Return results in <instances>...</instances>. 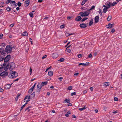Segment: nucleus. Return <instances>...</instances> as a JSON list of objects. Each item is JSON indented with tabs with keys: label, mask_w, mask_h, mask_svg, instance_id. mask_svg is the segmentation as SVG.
Masks as SVG:
<instances>
[{
	"label": "nucleus",
	"mask_w": 122,
	"mask_h": 122,
	"mask_svg": "<svg viewBox=\"0 0 122 122\" xmlns=\"http://www.w3.org/2000/svg\"><path fill=\"white\" fill-rule=\"evenodd\" d=\"M10 74L9 75L8 77L11 78H15L17 77L18 75V73L15 71H13L10 70Z\"/></svg>",
	"instance_id": "nucleus-1"
},
{
	"label": "nucleus",
	"mask_w": 122,
	"mask_h": 122,
	"mask_svg": "<svg viewBox=\"0 0 122 122\" xmlns=\"http://www.w3.org/2000/svg\"><path fill=\"white\" fill-rule=\"evenodd\" d=\"M5 71L2 72L0 73V76H2L5 77L8 75V73L6 71L8 69H4Z\"/></svg>",
	"instance_id": "nucleus-2"
},
{
	"label": "nucleus",
	"mask_w": 122,
	"mask_h": 122,
	"mask_svg": "<svg viewBox=\"0 0 122 122\" xmlns=\"http://www.w3.org/2000/svg\"><path fill=\"white\" fill-rule=\"evenodd\" d=\"M12 48L11 46H7L5 49V51L6 52L8 53L10 52H11L12 51Z\"/></svg>",
	"instance_id": "nucleus-3"
},
{
	"label": "nucleus",
	"mask_w": 122,
	"mask_h": 122,
	"mask_svg": "<svg viewBox=\"0 0 122 122\" xmlns=\"http://www.w3.org/2000/svg\"><path fill=\"white\" fill-rule=\"evenodd\" d=\"M10 56L9 55H7L5 58L4 60V63L3 64V65L5 64V65L6 63H5L7 62L10 59Z\"/></svg>",
	"instance_id": "nucleus-4"
},
{
	"label": "nucleus",
	"mask_w": 122,
	"mask_h": 122,
	"mask_svg": "<svg viewBox=\"0 0 122 122\" xmlns=\"http://www.w3.org/2000/svg\"><path fill=\"white\" fill-rule=\"evenodd\" d=\"M30 100V96L29 95H27V96L25 97L24 98V102H28Z\"/></svg>",
	"instance_id": "nucleus-5"
},
{
	"label": "nucleus",
	"mask_w": 122,
	"mask_h": 122,
	"mask_svg": "<svg viewBox=\"0 0 122 122\" xmlns=\"http://www.w3.org/2000/svg\"><path fill=\"white\" fill-rule=\"evenodd\" d=\"M51 57L53 59H55L58 56V54L56 53H53L51 55Z\"/></svg>",
	"instance_id": "nucleus-6"
},
{
	"label": "nucleus",
	"mask_w": 122,
	"mask_h": 122,
	"mask_svg": "<svg viewBox=\"0 0 122 122\" xmlns=\"http://www.w3.org/2000/svg\"><path fill=\"white\" fill-rule=\"evenodd\" d=\"M39 85V84H38L37 86V89H36V91L38 92H39L40 91L42 88Z\"/></svg>",
	"instance_id": "nucleus-7"
},
{
	"label": "nucleus",
	"mask_w": 122,
	"mask_h": 122,
	"mask_svg": "<svg viewBox=\"0 0 122 122\" xmlns=\"http://www.w3.org/2000/svg\"><path fill=\"white\" fill-rule=\"evenodd\" d=\"M80 26L81 28H84L87 27V25L85 23H82L80 25Z\"/></svg>",
	"instance_id": "nucleus-8"
},
{
	"label": "nucleus",
	"mask_w": 122,
	"mask_h": 122,
	"mask_svg": "<svg viewBox=\"0 0 122 122\" xmlns=\"http://www.w3.org/2000/svg\"><path fill=\"white\" fill-rule=\"evenodd\" d=\"M47 81H46L45 82H42L41 84H39L40 85L39 86L41 87L42 88V87L44 85H46L47 84Z\"/></svg>",
	"instance_id": "nucleus-9"
},
{
	"label": "nucleus",
	"mask_w": 122,
	"mask_h": 122,
	"mask_svg": "<svg viewBox=\"0 0 122 122\" xmlns=\"http://www.w3.org/2000/svg\"><path fill=\"white\" fill-rule=\"evenodd\" d=\"M30 0H27L25 1L24 2V5L25 7H27L30 3Z\"/></svg>",
	"instance_id": "nucleus-10"
},
{
	"label": "nucleus",
	"mask_w": 122,
	"mask_h": 122,
	"mask_svg": "<svg viewBox=\"0 0 122 122\" xmlns=\"http://www.w3.org/2000/svg\"><path fill=\"white\" fill-rule=\"evenodd\" d=\"M15 64L14 63L12 62L10 64V69H14L15 68Z\"/></svg>",
	"instance_id": "nucleus-11"
},
{
	"label": "nucleus",
	"mask_w": 122,
	"mask_h": 122,
	"mask_svg": "<svg viewBox=\"0 0 122 122\" xmlns=\"http://www.w3.org/2000/svg\"><path fill=\"white\" fill-rule=\"evenodd\" d=\"M12 83L11 84H7L5 86V88L6 89H10Z\"/></svg>",
	"instance_id": "nucleus-12"
},
{
	"label": "nucleus",
	"mask_w": 122,
	"mask_h": 122,
	"mask_svg": "<svg viewBox=\"0 0 122 122\" xmlns=\"http://www.w3.org/2000/svg\"><path fill=\"white\" fill-rule=\"evenodd\" d=\"M99 17L98 15L96 16L95 18V21L96 23H97L99 21Z\"/></svg>",
	"instance_id": "nucleus-13"
},
{
	"label": "nucleus",
	"mask_w": 122,
	"mask_h": 122,
	"mask_svg": "<svg viewBox=\"0 0 122 122\" xmlns=\"http://www.w3.org/2000/svg\"><path fill=\"white\" fill-rule=\"evenodd\" d=\"M113 25V24L110 23L108 25H106V27L107 28L111 29L112 28Z\"/></svg>",
	"instance_id": "nucleus-14"
},
{
	"label": "nucleus",
	"mask_w": 122,
	"mask_h": 122,
	"mask_svg": "<svg viewBox=\"0 0 122 122\" xmlns=\"http://www.w3.org/2000/svg\"><path fill=\"white\" fill-rule=\"evenodd\" d=\"M88 63H89V62H86L85 63H80L78 65L79 66L82 65V66H86L88 64Z\"/></svg>",
	"instance_id": "nucleus-15"
},
{
	"label": "nucleus",
	"mask_w": 122,
	"mask_h": 122,
	"mask_svg": "<svg viewBox=\"0 0 122 122\" xmlns=\"http://www.w3.org/2000/svg\"><path fill=\"white\" fill-rule=\"evenodd\" d=\"M81 19V17L80 16H78L76 18V20L77 21H79Z\"/></svg>",
	"instance_id": "nucleus-16"
},
{
	"label": "nucleus",
	"mask_w": 122,
	"mask_h": 122,
	"mask_svg": "<svg viewBox=\"0 0 122 122\" xmlns=\"http://www.w3.org/2000/svg\"><path fill=\"white\" fill-rule=\"evenodd\" d=\"M85 16H88L90 14L89 10L85 12H84Z\"/></svg>",
	"instance_id": "nucleus-17"
},
{
	"label": "nucleus",
	"mask_w": 122,
	"mask_h": 122,
	"mask_svg": "<svg viewBox=\"0 0 122 122\" xmlns=\"http://www.w3.org/2000/svg\"><path fill=\"white\" fill-rule=\"evenodd\" d=\"M109 7H105L103 9V11L104 13H105L107 11V9H108Z\"/></svg>",
	"instance_id": "nucleus-18"
},
{
	"label": "nucleus",
	"mask_w": 122,
	"mask_h": 122,
	"mask_svg": "<svg viewBox=\"0 0 122 122\" xmlns=\"http://www.w3.org/2000/svg\"><path fill=\"white\" fill-rule=\"evenodd\" d=\"M10 4L12 6H13L16 4L15 2V1H12L11 2Z\"/></svg>",
	"instance_id": "nucleus-19"
},
{
	"label": "nucleus",
	"mask_w": 122,
	"mask_h": 122,
	"mask_svg": "<svg viewBox=\"0 0 122 122\" xmlns=\"http://www.w3.org/2000/svg\"><path fill=\"white\" fill-rule=\"evenodd\" d=\"M48 75L50 76H51L53 75V72L52 71H50L48 72Z\"/></svg>",
	"instance_id": "nucleus-20"
},
{
	"label": "nucleus",
	"mask_w": 122,
	"mask_h": 122,
	"mask_svg": "<svg viewBox=\"0 0 122 122\" xmlns=\"http://www.w3.org/2000/svg\"><path fill=\"white\" fill-rule=\"evenodd\" d=\"M70 102V101L69 99H65L64 102H65V103L67 102L68 103H69Z\"/></svg>",
	"instance_id": "nucleus-21"
},
{
	"label": "nucleus",
	"mask_w": 122,
	"mask_h": 122,
	"mask_svg": "<svg viewBox=\"0 0 122 122\" xmlns=\"http://www.w3.org/2000/svg\"><path fill=\"white\" fill-rule=\"evenodd\" d=\"M22 35L25 36H27L28 35V33L27 32L25 31L23 33Z\"/></svg>",
	"instance_id": "nucleus-22"
},
{
	"label": "nucleus",
	"mask_w": 122,
	"mask_h": 122,
	"mask_svg": "<svg viewBox=\"0 0 122 122\" xmlns=\"http://www.w3.org/2000/svg\"><path fill=\"white\" fill-rule=\"evenodd\" d=\"M71 112L70 111H68L65 114V116L68 117L69 116V114H71Z\"/></svg>",
	"instance_id": "nucleus-23"
},
{
	"label": "nucleus",
	"mask_w": 122,
	"mask_h": 122,
	"mask_svg": "<svg viewBox=\"0 0 122 122\" xmlns=\"http://www.w3.org/2000/svg\"><path fill=\"white\" fill-rule=\"evenodd\" d=\"M93 23V21L92 20H91L89 23V26L91 25Z\"/></svg>",
	"instance_id": "nucleus-24"
},
{
	"label": "nucleus",
	"mask_w": 122,
	"mask_h": 122,
	"mask_svg": "<svg viewBox=\"0 0 122 122\" xmlns=\"http://www.w3.org/2000/svg\"><path fill=\"white\" fill-rule=\"evenodd\" d=\"M35 94L34 92H33L31 94L30 97L31 98H32L35 97Z\"/></svg>",
	"instance_id": "nucleus-25"
},
{
	"label": "nucleus",
	"mask_w": 122,
	"mask_h": 122,
	"mask_svg": "<svg viewBox=\"0 0 122 122\" xmlns=\"http://www.w3.org/2000/svg\"><path fill=\"white\" fill-rule=\"evenodd\" d=\"M33 90L30 88L28 91V93L29 94H31L33 91Z\"/></svg>",
	"instance_id": "nucleus-26"
},
{
	"label": "nucleus",
	"mask_w": 122,
	"mask_h": 122,
	"mask_svg": "<svg viewBox=\"0 0 122 122\" xmlns=\"http://www.w3.org/2000/svg\"><path fill=\"white\" fill-rule=\"evenodd\" d=\"M109 83L108 82H106L104 83V85L106 86H107L109 85Z\"/></svg>",
	"instance_id": "nucleus-27"
},
{
	"label": "nucleus",
	"mask_w": 122,
	"mask_h": 122,
	"mask_svg": "<svg viewBox=\"0 0 122 122\" xmlns=\"http://www.w3.org/2000/svg\"><path fill=\"white\" fill-rule=\"evenodd\" d=\"M117 3L116 2H114L113 3H112L111 4V5L112 6H113L115 5L116 4H117Z\"/></svg>",
	"instance_id": "nucleus-28"
},
{
	"label": "nucleus",
	"mask_w": 122,
	"mask_h": 122,
	"mask_svg": "<svg viewBox=\"0 0 122 122\" xmlns=\"http://www.w3.org/2000/svg\"><path fill=\"white\" fill-rule=\"evenodd\" d=\"M112 18L111 16H108L107 18V20L108 21H109Z\"/></svg>",
	"instance_id": "nucleus-29"
},
{
	"label": "nucleus",
	"mask_w": 122,
	"mask_h": 122,
	"mask_svg": "<svg viewBox=\"0 0 122 122\" xmlns=\"http://www.w3.org/2000/svg\"><path fill=\"white\" fill-rule=\"evenodd\" d=\"M95 8V6L93 5L91 7L90 9L89 10V11Z\"/></svg>",
	"instance_id": "nucleus-30"
},
{
	"label": "nucleus",
	"mask_w": 122,
	"mask_h": 122,
	"mask_svg": "<svg viewBox=\"0 0 122 122\" xmlns=\"http://www.w3.org/2000/svg\"><path fill=\"white\" fill-rule=\"evenodd\" d=\"M88 19V18L86 17H84L83 18L82 20H81V21L82 22H83V21H85V20H86Z\"/></svg>",
	"instance_id": "nucleus-31"
},
{
	"label": "nucleus",
	"mask_w": 122,
	"mask_h": 122,
	"mask_svg": "<svg viewBox=\"0 0 122 122\" xmlns=\"http://www.w3.org/2000/svg\"><path fill=\"white\" fill-rule=\"evenodd\" d=\"M4 59V57L2 56H0V61H2Z\"/></svg>",
	"instance_id": "nucleus-32"
},
{
	"label": "nucleus",
	"mask_w": 122,
	"mask_h": 122,
	"mask_svg": "<svg viewBox=\"0 0 122 122\" xmlns=\"http://www.w3.org/2000/svg\"><path fill=\"white\" fill-rule=\"evenodd\" d=\"M86 109V108L83 107L81 108H79V109L80 111H81L83 110H85Z\"/></svg>",
	"instance_id": "nucleus-33"
},
{
	"label": "nucleus",
	"mask_w": 122,
	"mask_h": 122,
	"mask_svg": "<svg viewBox=\"0 0 122 122\" xmlns=\"http://www.w3.org/2000/svg\"><path fill=\"white\" fill-rule=\"evenodd\" d=\"M61 62L63 61H64V58H60L59 60Z\"/></svg>",
	"instance_id": "nucleus-34"
},
{
	"label": "nucleus",
	"mask_w": 122,
	"mask_h": 122,
	"mask_svg": "<svg viewBox=\"0 0 122 122\" xmlns=\"http://www.w3.org/2000/svg\"><path fill=\"white\" fill-rule=\"evenodd\" d=\"M76 93L75 92H74L71 93V95L72 96H73V95H76Z\"/></svg>",
	"instance_id": "nucleus-35"
},
{
	"label": "nucleus",
	"mask_w": 122,
	"mask_h": 122,
	"mask_svg": "<svg viewBox=\"0 0 122 122\" xmlns=\"http://www.w3.org/2000/svg\"><path fill=\"white\" fill-rule=\"evenodd\" d=\"M72 86H69L68 87V89L69 90H71L72 89Z\"/></svg>",
	"instance_id": "nucleus-36"
},
{
	"label": "nucleus",
	"mask_w": 122,
	"mask_h": 122,
	"mask_svg": "<svg viewBox=\"0 0 122 122\" xmlns=\"http://www.w3.org/2000/svg\"><path fill=\"white\" fill-rule=\"evenodd\" d=\"M87 1V0H85L83 1L82 3L81 4L82 5H84L85 2Z\"/></svg>",
	"instance_id": "nucleus-37"
},
{
	"label": "nucleus",
	"mask_w": 122,
	"mask_h": 122,
	"mask_svg": "<svg viewBox=\"0 0 122 122\" xmlns=\"http://www.w3.org/2000/svg\"><path fill=\"white\" fill-rule=\"evenodd\" d=\"M11 10V8L10 7H8L6 8V10L8 11H10Z\"/></svg>",
	"instance_id": "nucleus-38"
},
{
	"label": "nucleus",
	"mask_w": 122,
	"mask_h": 122,
	"mask_svg": "<svg viewBox=\"0 0 122 122\" xmlns=\"http://www.w3.org/2000/svg\"><path fill=\"white\" fill-rule=\"evenodd\" d=\"M33 14L32 13V12H31L29 13V15L30 17H32L33 16Z\"/></svg>",
	"instance_id": "nucleus-39"
},
{
	"label": "nucleus",
	"mask_w": 122,
	"mask_h": 122,
	"mask_svg": "<svg viewBox=\"0 0 122 122\" xmlns=\"http://www.w3.org/2000/svg\"><path fill=\"white\" fill-rule=\"evenodd\" d=\"M21 3L20 2H18L17 5L19 7L21 5Z\"/></svg>",
	"instance_id": "nucleus-40"
},
{
	"label": "nucleus",
	"mask_w": 122,
	"mask_h": 122,
	"mask_svg": "<svg viewBox=\"0 0 122 122\" xmlns=\"http://www.w3.org/2000/svg\"><path fill=\"white\" fill-rule=\"evenodd\" d=\"M67 51L70 53L71 52V50L69 49H67Z\"/></svg>",
	"instance_id": "nucleus-41"
},
{
	"label": "nucleus",
	"mask_w": 122,
	"mask_h": 122,
	"mask_svg": "<svg viewBox=\"0 0 122 122\" xmlns=\"http://www.w3.org/2000/svg\"><path fill=\"white\" fill-rule=\"evenodd\" d=\"M36 83H35L34 84L33 86H32L30 88L31 89L33 90V89L35 87V86L36 85Z\"/></svg>",
	"instance_id": "nucleus-42"
},
{
	"label": "nucleus",
	"mask_w": 122,
	"mask_h": 122,
	"mask_svg": "<svg viewBox=\"0 0 122 122\" xmlns=\"http://www.w3.org/2000/svg\"><path fill=\"white\" fill-rule=\"evenodd\" d=\"M81 16H85L84 12V13L81 12Z\"/></svg>",
	"instance_id": "nucleus-43"
},
{
	"label": "nucleus",
	"mask_w": 122,
	"mask_h": 122,
	"mask_svg": "<svg viewBox=\"0 0 122 122\" xmlns=\"http://www.w3.org/2000/svg\"><path fill=\"white\" fill-rule=\"evenodd\" d=\"M11 0H7L6 2V4H9Z\"/></svg>",
	"instance_id": "nucleus-44"
},
{
	"label": "nucleus",
	"mask_w": 122,
	"mask_h": 122,
	"mask_svg": "<svg viewBox=\"0 0 122 122\" xmlns=\"http://www.w3.org/2000/svg\"><path fill=\"white\" fill-rule=\"evenodd\" d=\"M58 79L60 80V81H62V80L63 79V77H59L58 78Z\"/></svg>",
	"instance_id": "nucleus-45"
},
{
	"label": "nucleus",
	"mask_w": 122,
	"mask_h": 122,
	"mask_svg": "<svg viewBox=\"0 0 122 122\" xmlns=\"http://www.w3.org/2000/svg\"><path fill=\"white\" fill-rule=\"evenodd\" d=\"M25 106L24 105L22 106L20 110V111L21 110H22V109L25 107Z\"/></svg>",
	"instance_id": "nucleus-46"
},
{
	"label": "nucleus",
	"mask_w": 122,
	"mask_h": 122,
	"mask_svg": "<svg viewBox=\"0 0 122 122\" xmlns=\"http://www.w3.org/2000/svg\"><path fill=\"white\" fill-rule=\"evenodd\" d=\"M92 56V54H90L89 55L88 57L90 58Z\"/></svg>",
	"instance_id": "nucleus-47"
},
{
	"label": "nucleus",
	"mask_w": 122,
	"mask_h": 122,
	"mask_svg": "<svg viewBox=\"0 0 122 122\" xmlns=\"http://www.w3.org/2000/svg\"><path fill=\"white\" fill-rule=\"evenodd\" d=\"M3 36V35L2 34H0V39L2 38V37Z\"/></svg>",
	"instance_id": "nucleus-48"
},
{
	"label": "nucleus",
	"mask_w": 122,
	"mask_h": 122,
	"mask_svg": "<svg viewBox=\"0 0 122 122\" xmlns=\"http://www.w3.org/2000/svg\"><path fill=\"white\" fill-rule=\"evenodd\" d=\"M47 57V56L46 55H45L44 56H43L42 57V59H44V58H46Z\"/></svg>",
	"instance_id": "nucleus-49"
},
{
	"label": "nucleus",
	"mask_w": 122,
	"mask_h": 122,
	"mask_svg": "<svg viewBox=\"0 0 122 122\" xmlns=\"http://www.w3.org/2000/svg\"><path fill=\"white\" fill-rule=\"evenodd\" d=\"M111 31L112 33L114 32L115 31V30L114 29H112Z\"/></svg>",
	"instance_id": "nucleus-50"
},
{
	"label": "nucleus",
	"mask_w": 122,
	"mask_h": 122,
	"mask_svg": "<svg viewBox=\"0 0 122 122\" xmlns=\"http://www.w3.org/2000/svg\"><path fill=\"white\" fill-rule=\"evenodd\" d=\"M79 74V73L78 72L76 73H75L74 75V76H77L78 75V74Z\"/></svg>",
	"instance_id": "nucleus-51"
},
{
	"label": "nucleus",
	"mask_w": 122,
	"mask_h": 122,
	"mask_svg": "<svg viewBox=\"0 0 122 122\" xmlns=\"http://www.w3.org/2000/svg\"><path fill=\"white\" fill-rule=\"evenodd\" d=\"M3 91H4V90L3 89H2V88H0V92H3Z\"/></svg>",
	"instance_id": "nucleus-52"
},
{
	"label": "nucleus",
	"mask_w": 122,
	"mask_h": 122,
	"mask_svg": "<svg viewBox=\"0 0 122 122\" xmlns=\"http://www.w3.org/2000/svg\"><path fill=\"white\" fill-rule=\"evenodd\" d=\"M31 107V106H29L27 107L25 109V111H26V110H27V109H29Z\"/></svg>",
	"instance_id": "nucleus-53"
},
{
	"label": "nucleus",
	"mask_w": 122,
	"mask_h": 122,
	"mask_svg": "<svg viewBox=\"0 0 122 122\" xmlns=\"http://www.w3.org/2000/svg\"><path fill=\"white\" fill-rule=\"evenodd\" d=\"M117 111H113L112 112V113L113 114H115L116 113H117Z\"/></svg>",
	"instance_id": "nucleus-54"
},
{
	"label": "nucleus",
	"mask_w": 122,
	"mask_h": 122,
	"mask_svg": "<svg viewBox=\"0 0 122 122\" xmlns=\"http://www.w3.org/2000/svg\"><path fill=\"white\" fill-rule=\"evenodd\" d=\"M114 100L115 101H117L118 100V99L117 97H115L114 98Z\"/></svg>",
	"instance_id": "nucleus-55"
},
{
	"label": "nucleus",
	"mask_w": 122,
	"mask_h": 122,
	"mask_svg": "<svg viewBox=\"0 0 122 122\" xmlns=\"http://www.w3.org/2000/svg\"><path fill=\"white\" fill-rule=\"evenodd\" d=\"M64 27V25H61L60 26V28L61 29L63 28Z\"/></svg>",
	"instance_id": "nucleus-56"
},
{
	"label": "nucleus",
	"mask_w": 122,
	"mask_h": 122,
	"mask_svg": "<svg viewBox=\"0 0 122 122\" xmlns=\"http://www.w3.org/2000/svg\"><path fill=\"white\" fill-rule=\"evenodd\" d=\"M20 94L19 93H18L17 95L16 96V97L18 98L20 96Z\"/></svg>",
	"instance_id": "nucleus-57"
},
{
	"label": "nucleus",
	"mask_w": 122,
	"mask_h": 122,
	"mask_svg": "<svg viewBox=\"0 0 122 122\" xmlns=\"http://www.w3.org/2000/svg\"><path fill=\"white\" fill-rule=\"evenodd\" d=\"M29 40L31 42V44H32V39L31 38H29Z\"/></svg>",
	"instance_id": "nucleus-58"
},
{
	"label": "nucleus",
	"mask_w": 122,
	"mask_h": 122,
	"mask_svg": "<svg viewBox=\"0 0 122 122\" xmlns=\"http://www.w3.org/2000/svg\"><path fill=\"white\" fill-rule=\"evenodd\" d=\"M72 105V104L71 103H69L68 105V106H71Z\"/></svg>",
	"instance_id": "nucleus-59"
},
{
	"label": "nucleus",
	"mask_w": 122,
	"mask_h": 122,
	"mask_svg": "<svg viewBox=\"0 0 122 122\" xmlns=\"http://www.w3.org/2000/svg\"><path fill=\"white\" fill-rule=\"evenodd\" d=\"M32 69H30V75H31L32 73Z\"/></svg>",
	"instance_id": "nucleus-60"
},
{
	"label": "nucleus",
	"mask_w": 122,
	"mask_h": 122,
	"mask_svg": "<svg viewBox=\"0 0 122 122\" xmlns=\"http://www.w3.org/2000/svg\"><path fill=\"white\" fill-rule=\"evenodd\" d=\"M81 54H80L78 55V58H80L81 57Z\"/></svg>",
	"instance_id": "nucleus-61"
},
{
	"label": "nucleus",
	"mask_w": 122,
	"mask_h": 122,
	"mask_svg": "<svg viewBox=\"0 0 122 122\" xmlns=\"http://www.w3.org/2000/svg\"><path fill=\"white\" fill-rule=\"evenodd\" d=\"M71 35V34H68L67 33L66 34V36H69L70 35Z\"/></svg>",
	"instance_id": "nucleus-62"
},
{
	"label": "nucleus",
	"mask_w": 122,
	"mask_h": 122,
	"mask_svg": "<svg viewBox=\"0 0 122 122\" xmlns=\"http://www.w3.org/2000/svg\"><path fill=\"white\" fill-rule=\"evenodd\" d=\"M90 90L92 91L93 90V88L92 87H91L90 88Z\"/></svg>",
	"instance_id": "nucleus-63"
},
{
	"label": "nucleus",
	"mask_w": 122,
	"mask_h": 122,
	"mask_svg": "<svg viewBox=\"0 0 122 122\" xmlns=\"http://www.w3.org/2000/svg\"><path fill=\"white\" fill-rule=\"evenodd\" d=\"M72 117L75 118H76V117L74 115H72Z\"/></svg>",
	"instance_id": "nucleus-64"
}]
</instances>
